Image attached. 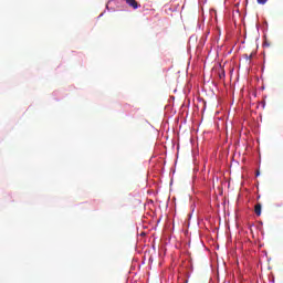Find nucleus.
Returning <instances> with one entry per match:
<instances>
[{
	"label": "nucleus",
	"instance_id": "1",
	"mask_svg": "<svg viewBox=\"0 0 283 283\" xmlns=\"http://www.w3.org/2000/svg\"><path fill=\"white\" fill-rule=\"evenodd\" d=\"M127 6H129V8H133V10H138V8H140V4H138V1L136 0H125Z\"/></svg>",
	"mask_w": 283,
	"mask_h": 283
},
{
	"label": "nucleus",
	"instance_id": "2",
	"mask_svg": "<svg viewBox=\"0 0 283 283\" xmlns=\"http://www.w3.org/2000/svg\"><path fill=\"white\" fill-rule=\"evenodd\" d=\"M254 212L256 216H262V203H256L254 206Z\"/></svg>",
	"mask_w": 283,
	"mask_h": 283
},
{
	"label": "nucleus",
	"instance_id": "3",
	"mask_svg": "<svg viewBox=\"0 0 283 283\" xmlns=\"http://www.w3.org/2000/svg\"><path fill=\"white\" fill-rule=\"evenodd\" d=\"M258 3H260L261 6H264V3H266V0H258Z\"/></svg>",
	"mask_w": 283,
	"mask_h": 283
},
{
	"label": "nucleus",
	"instance_id": "4",
	"mask_svg": "<svg viewBox=\"0 0 283 283\" xmlns=\"http://www.w3.org/2000/svg\"><path fill=\"white\" fill-rule=\"evenodd\" d=\"M249 59L252 60L253 59V54H250Z\"/></svg>",
	"mask_w": 283,
	"mask_h": 283
}]
</instances>
